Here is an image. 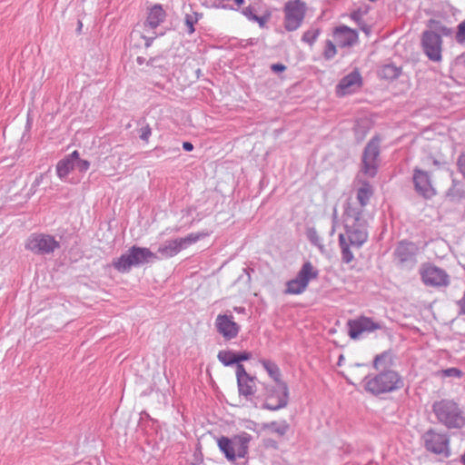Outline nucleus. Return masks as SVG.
<instances>
[{
	"mask_svg": "<svg viewBox=\"0 0 465 465\" xmlns=\"http://www.w3.org/2000/svg\"><path fill=\"white\" fill-rule=\"evenodd\" d=\"M263 368L266 370L270 377L277 383L279 392L268 395L265 402L266 408L270 410H277L287 404L288 393L287 386L282 382V374L279 367L272 361L268 360L260 361Z\"/></svg>",
	"mask_w": 465,
	"mask_h": 465,
	"instance_id": "4",
	"label": "nucleus"
},
{
	"mask_svg": "<svg viewBox=\"0 0 465 465\" xmlns=\"http://www.w3.org/2000/svg\"><path fill=\"white\" fill-rule=\"evenodd\" d=\"M457 168H458V171L465 178V153H460L457 159Z\"/></svg>",
	"mask_w": 465,
	"mask_h": 465,
	"instance_id": "35",
	"label": "nucleus"
},
{
	"mask_svg": "<svg viewBox=\"0 0 465 465\" xmlns=\"http://www.w3.org/2000/svg\"><path fill=\"white\" fill-rule=\"evenodd\" d=\"M236 377L240 393L248 396L255 391V381L246 372L242 364L236 366Z\"/></svg>",
	"mask_w": 465,
	"mask_h": 465,
	"instance_id": "20",
	"label": "nucleus"
},
{
	"mask_svg": "<svg viewBox=\"0 0 465 465\" xmlns=\"http://www.w3.org/2000/svg\"><path fill=\"white\" fill-rule=\"evenodd\" d=\"M373 194V188L367 181H362L357 190V200L361 209L347 203L343 213V227L345 232L339 235L341 261L350 263L354 255L351 249H360L368 240L367 222L362 217V208L366 206Z\"/></svg>",
	"mask_w": 465,
	"mask_h": 465,
	"instance_id": "1",
	"label": "nucleus"
},
{
	"mask_svg": "<svg viewBox=\"0 0 465 465\" xmlns=\"http://www.w3.org/2000/svg\"><path fill=\"white\" fill-rule=\"evenodd\" d=\"M412 182L415 192L425 199H430L437 192L432 183L430 173L415 167L412 173Z\"/></svg>",
	"mask_w": 465,
	"mask_h": 465,
	"instance_id": "10",
	"label": "nucleus"
},
{
	"mask_svg": "<svg viewBox=\"0 0 465 465\" xmlns=\"http://www.w3.org/2000/svg\"><path fill=\"white\" fill-rule=\"evenodd\" d=\"M199 20V15L197 13L188 14L185 16V25L188 27V33L193 34L194 32V24Z\"/></svg>",
	"mask_w": 465,
	"mask_h": 465,
	"instance_id": "32",
	"label": "nucleus"
},
{
	"mask_svg": "<svg viewBox=\"0 0 465 465\" xmlns=\"http://www.w3.org/2000/svg\"><path fill=\"white\" fill-rule=\"evenodd\" d=\"M458 304H459V307L460 309V312L463 314H465V292H464L462 298L459 301Z\"/></svg>",
	"mask_w": 465,
	"mask_h": 465,
	"instance_id": "39",
	"label": "nucleus"
},
{
	"mask_svg": "<svg viewBox=\"0 0 465 465\" xmlns=\"http://www.w3.org/2000/svg\"><path fill=\"white\" fill-rule=\"evenodd\" d=\"M74 166H76L80 172H85L89 169L90 163L78 157V160H75Z\"/></svg>",
	"mask_w": 465,
	"mask_h": 465,
	"instance_id": "36",
	"label": "nucleus"
},
{
	"mask_svg": "<svg viewBox=\"0 0 465 465\" xmlns=\"http://www.w3.org/2000/svg\"><path fill=\"white\" fill-rule=\"evenodd\" d=\"M253 18H254L255 20H257V21L260 23V25H262V19H261V18H259V17H258V16H256V15H254V16H253Z\"/></svg>",
	"mask_w": 465,
	"mask_h": 465,
	"instance_id": "45",
	"label": "nucleus"
},
{
	"mask_svg": "<svg viewBox=\"0 0 465 465\" xmlns=\"http://www.w3.org/2000/svg\"><path fill=\"white\" fill-rule=\"evenodd\" d=\"M218 360L225 366L234 363L241 364V361H248L252 358V353L246 351L234 352L230 350H223L218 352Z\"/></svg>",
	"mask_w": 465,
	"mask_h": 465,
	"instance_id": "21",
	"label": "nucleus"
},
{
	"mask_svg": "<svg viewBox=\"0 0 465 465\" xmlns=\"http://www.w3.org/2000/svg\"><path fill=\"white\" fill-rule=\"evenodd\" d=\"M79 153L74 151L71 154L65 158L60 160L56 165L57 175L60 178H64L74 169L75 160H78Z\"/></svg>",
	"mask_w": 465,
	"mask_h": 465,
	"instance_id": "22",
	"label": "nucleus"
},
{
	"mask_svg": "<svg viewBox=\"0 0 465 465\" xmlns=\"http://www.w3.org/2000/svg\"><path fill=\"white\" fill-rule=\"evenodd\" d=\"M432 411L438 421L448 429H461L465 425V416L458 403L443 399L435 401Z\"/></svg>",
	"mask_w": 465,
	"mask_h": 465,
	"instance_id": "3",
	"label": "nucleus"
},
{
	"mask_svg": "<svg viewBox=\"0 0 465 465\" xmlns=\"http://www.w3.org/2000/svg\"><path fill=\"white\" fill-rule=\"evenodd\" d=\"M441 375L443 377L461 378L463 372L458 368H448L441 371Z\"/></svg>",
	"mask_w": 465,
	"mask_h": 465,
	"instance_id": "33",
	"label": "nucleus"
},
{
	"mask_svg": "<svg viewBox=\"0 0 465 465\" xmlns=\"http://www.w3.org/2000/svg\"><path fill=\"white\" fill-rule=\"evenodd\" d=\"M271 68L275 73H282L287 69V67L282 64H273Z\"/></svg>",
	"mask_w": 465,
	"mask_h": 465,
	"instance_id": "38",
	"label": "nucleus"
},
{
	"mask_svg": "<svg viewBox=\"0 0 465 465\" xmlns=\"http://www.w3.org/2000/svg\"><path fill=\"white\" fill-rule=\"evenodd\" d=\"M394 356L391 351H385L377 354L373 360L376 374H369L363 379L364 390L374 396L401 390L404 381L400 373L392 369Z\"/></svg>",
	"mask_w": 465,
	"mask_h": 465,
	"instance_id": "2",
	"label": "nucleus"
},
{
	"mask_svg": "<svg viewBox=\"0 0 465 465\" xmlns=\"http://www.w3.org/2000/svg\"><path fill=\"white\" fill-rule=\"evenodd\" d=\"M217 331L225 339L232 340L240 331V325L234 322L232 315L219 314L215 320Z\"/></svg>",
	"mask_w": 465,
	"mask_h": 465,
	"instance_id": "16",
	"label": "nucleus"
},
{
	"mask_svg": "<svg viewBox=\"0 0 465 465\" xmlns=\"http://www.w3.org/2000/svg\"><path fill=\"white\" fill-rule=\"evenodd\" d=\"M456 40L459 43L465 42V20L458 25V32L456 35Z\"/></svg>",
	"mask_w": 465,
	"mask_h": 465,
	"instance_id": "34",
	"label": "nucleus"
},
{
	"mask_svg": "<svg viewBox=\"0 0 465 465\" xmlns=\"http://www.w3.org/2000/svg\"><path fill=\"white\" fill-rule=\"evenodd\" d=\"M306 235L312 244L318 247L321 251H323L324 245L322 244V240L314 228H308Z\"/></svg>",
	"mask_w": 465,
	"mask_h": 465,
	"instance_id": "28",
	"label": "nucleus"
},
{
	"mask_svg": "<svg viewBox=\"0 0 465 465\" xmlns=\"http://www.w3.org/2000/svg\"><path fill=\"white\" fill-rule=\"evenodd\" d=\"M285 13H286V17L289 18V16L291 15V3L285 4Z\"/></svg>",
	"mask_w": 465,
	"mask_h": 465,
	"instance_id": "41",
	"label": "nucleus"
},
{
	"mask_svg": "<svg viewBox=\"0 0 465 465\" xmlns=\"http://www.w3.org/2000/svg\"><path fill=\"white\" fill-rule=\"evenodd\" d=\"M154 257V253L149 249L133 246L128 252L114 260L113 265L118 272H127L133 266H138Z\"/></svg>",
	"mask_w": 465,
	"mask_h": 465,
	"instance_id": "6",
	"label": "nucleus"
},
{
	"mask_svg": "<svg viewBox=\"0 0 465 465\" xmlns=\"http://www.w3.org/2000/svg\"><path fill=\"white\" fill-rule=\"evenodd\" d=\"M446 197L450 202H460L465 197V190L460 181L452 179L451 186L448 189Z\"/></svg>",
	"mask_w": 465,
	"mask_h": 465,
	"instance_id": "25",
	"label": "nucleus"
},
{
	"mask_svg": "<svg viewBox=\"0 0 465 465\" xmlns=\"http://www.w3.org/2000/svg\"><path fill=\"white\" fill-rule=\"evenodd\" d=\"M59 247V242L53 236L32 234L26 241L25 248L35 253H49Z\"/></svg>",
	"mask_w": 465,
	"mask_h": 465,
	"instance_id": "15",
	"label": "nucleus"
},
{
	"mask_svg": "<svg viewBox=\"0 0 465 465\" xmlns=\"http://www.w3.org/2000/svg\"><path fill=\"white\" fill-rule=\"evenodd\" d=\"M350 16H351V20H353L361 27V29L362 31H364V32L368 31L367 25L364 23V21L362 19L363 13L361 12V9H357V10L353 11Z\"/></svg>",
	"mask_w": 465,
	"mask_h": 465,
	"instance_id": "30",
	"label": "nucleus"
},
{
	"mask_svg": "<svg viewBox=\"0 0 465 465\" xmlns=\"http://www.w3.org/2000/svg\"><path fill=\"white\" fill-rule=\"evenodd\" d=\"M429 26L430 28H433L435 33L439 34L440 36L445 35L449 36L451 35L452 31L451 29L448 28L444 25H442L440 21L430 19L429 21Z\"/></svg>",
	"mask_w": 465,
	"mask_h": 465,
	"instance_id": "27",
	"label": "nucleus"
},
{
	"mask_svg": "<svg viewBox=\"0 0 465 465\" xmlns=\"http://www.w3.org/2000/svg\"><path fill=\"white\" fill-rule=\"evenodd\" d=\"M235 4L240 6L244 3V0H234Z\"/></svg>",
	"mask_w": 465,
	"mask_h": 465,
	"instance_id": "42",
	"label": "nucleus"
},
{
	"mask_svg": "<svg viewBox=\"0 0 465 465\" xmlns=\"http://www.w3.org/2000/svg\"><path fill=\"white\" fill-rule=\"evenodd\" d=\"M401 68L397 67L394 64H385L382 66L381 74V76L385 79L393 80L399 77L401 74Z\"/></svg>",
	"mask_w": 465,
	"mask_h": 465,
	"instance_id": "26",
	"label": "nucleus"
},
{
	"mask_svg": "<svg viewBox=\"0 0 465 465\" xmlns=\"http://www.w3.org/2000/svg\"><path fill=\"white\" fill-rule=\"evenodd\" d=\"M164 18H165V12L163 9L162 5H155L150 8L144 25H145V26L154 29L162 22H163Z\"/></svg>",
	"mask_w": 465,
	"mask_h": 465,
	"instance_id": "23",
	"label": "nucleus"
},
{
	"mask_svg": "<svg viewBox=\"0 0 465 465\" xmlns=\"http://www.w3.org/2000/svg\"><path fill=\"white\" fill-rule=\"evenodd\" d=\"M291 292V282H287V289H286V292Z\"/></svg>",
	"mask_w": 465,
	"mask_h": 465,
	"instance_id": "44",
	"label": "nucleus"
},
{
	"mask_svg": "<svg viewBox=\"0 0 465 465\" xmlns=\"http://www.w3.org/2000/svg\"><path fill=\"white\" fill-rule=\"evenodd\" d=\"M250 440L251 437L247 433L231 439L223 436L218 440V446L229 460H234L246 455Z\"/></svg>",
	"mask_w": 465,
	"mask_h": 465,
	"instance_id": "5",
	"label": "nucleus"
},
{
	"mask_svg": "<svg viewBox=\"0 0 465 465\" xmlns=\"http://www.w3.org/2000/svg\"><path fill=\"white\" fill-rule=\"evenodd\" d=\"M337 54L336 46L331 40H326L325 47L323 51V56L325 59L330 60L333 58Z\"/></svg>",
	"mask_w": 465,
	"mask_h": 465,
	"instance_id": "31",
	"label": "nucleus"
},
{
	"mask_svg": "<svg viewBox=\"0 0 465 465\" xmlns=\"http://www.w3.org/2000/svg\"><path fill=\"white\" fill-rule=\"evenodd\" d=\"M197 239V237L190 235L185 238H179L173 241H169L161 247H159L158 252L164 258L173 257L176 255L181 250L186 248L193 242H195Z\"/></svg>",
	"mask_w": 465,
	"mask_h": 465,
	"instance_id": "19",
	"label": "nucleus"
},
{
	"mask_svg": "<svg viewBox=\"0 0 465 465\" xmlns=\"http://www.w3.org/2000/svg\"><path fill=\"white\" fill-rule=\"evenodd\" d=\"M362 85V77L360 72L355 69L343 76L336 86V94L339 96L352 94Z\"/></svg>",
	"mask_w": 465,
	"mask_h": 465,
	"instance_id": "17",
	"label": "nucleus"
},
{
	"mask_svg": "<svg viewBox=\"0 0 465 465\" xmlns=\"http://www.w3.org/2000/svg\"><path fill=\"white\" fill-rule=\"evenodd\" d=\"M418 250V246L414 242L401 241L393 252L394 261L401 268L412 267L417 262Z\"/></svg>",
	"mask_w": 465,
	"mask_h": 465,
	"instance_id": "9",
	"label": "nucleus"
},
{
	"mask_svg": "<svg viewBox=\"0 0 465 465\" xmlns=\"http://www.w3.org/2000/svg\"><path fill=\"white\" fill-rule=\"evenodd\" d=\"M380 143L379 136H374L368 142L363 150L361 171L368 177H374L378 172Z\"/></svg>",
	"mask_w": 465,
	"mask_h": 465,
	"instance_id": "8",
	"label": "nucleus"
},
{
	"mask_svg": "<svg viewBox=\"0 0 465 465\" xmlns=\"http://www.w3.org/2000/svg\"><path fill=\"white\" fill-rule=\"evenodd\" d=\"M421 45L425 54L433 62L441 60L442 40L439 34L434 31H424L421 37Z\"/></svg>",
	"mask_w": 465,
	"mask_h": 465,
	"instance_id": "14",
	"label": "nucleus"
},
{
	"mask_svg": "<svg viewBox=\"0 0 465 465\" xmlns=\"http://www.w3.org/2000/svg\"><path fill=\"white\" fill-rule=\"evenodd\" d=\"M348 334L351 339L358 340L363 332H372L382 329V324L372 318L360 316L347 322Z\"/></svg>",
	"mask_w": 465,
	"mask_h": 465,
	"instance_id": "12",
	"label": "nucleus"
},
{
	"mask_svg": "<svg viewBox=\"0 0 465 465\" xmlns=\"http://www.w3.org/2000/svg\"><path fill=\"white\" fill-rule=\"evenodd\" d=\"M433 164L439 166L440 165V162L438 160L434 159L433 160Z\"/></svg>",
	"mask_w": 465,
	"mask_h": 465,
	"instance_id": "46",
	"label": "nucleus"
},
{
	"mask_svg": "<svg viewBox=\"0 0 465 465\" xmlns=\"http://www.w3.org/2000/svg\"><path fill=\"white\" fill-rule=\"evenodd\" d=\"M423 446L427 451L444 459L451 455L450 437L447 433L437 432L430 429L422 435Z\"/></svg>",
	"mask_w": 465,
	"mask_h": 465,
	"instance_id": "7",
	"label": "nucleus"
},
{
	"mask_svg": "<svg viewBox=\"0 0 465 465\" xmlns=\"http://www.w3.org/2000/svg\"><path fill=\"white\" fill-rule=\"evenodd\" d=\"M421 280L427 286H447L450 282L447 272L435 265L424 264L420 271Z\"/></svg>",
	"mask_w": 465,
	"mask_h": 465,
	"instance_id": "13",
	"label": "nucleus"
},
{
	"mask_svg": "<svg viewBox=\"0 0 465 465\" xmlns=\"http://www.w3.org/2000/svg\"><path fill=\"white\" fill-rule=\"evenodd\" d=\"M344 360V356L343 355H341L340 358H339V361H338V365H341V361Z\"/></svg>",
	"mask_w": 465,
	"mask_h": 465,
	"instance_id": "43",
	"label": "nucleus"
},
{
	"mask_svg": "<svg viewBox=\"0 0 465 465\" xmlns=\"http://www.w3.org/2000/svg\"><path fill=\"white\" fill-rule=\"evenodd\" d=\"M306 5L300 0L292 1V31L297 29L305 15Z\"/></svg>",
	"mask_w": 465,
	"mask_h": 465,
	"instance_id": "24",
	"label": "nucleus"
},
{
	"mask_svg": "<svg viewBox=\"0 0 465 465\" xmlns=\"http://www.w3.org/2000/svg\"><path fill=\"white\" fill-rule=\"evenodd\" d=\"M319 277V270L310 262H305L292 279V294H301L305 292L311 281Z\"/></svg>",
	"mask_w": 465,
	"mask_h": 465,
	"instance_id": "11",
	"label": "nucleus"
},
{
	"mask_svg": "<svg viewBox=\"0 0 465 465\" xmlns=\"http://www.w3.org/2000/svg\"><path fill=\"white\" fill-rule=\"evenodd\" d=\"M183 148L185 151L190 152V151H192L193 149V145L191 143H189V142H184L183 143Z\"/></svg>",
	"mask_w": 465,
	"mask_h": 465,
	"instance_id": "40",
	"label": "nucleus"
},
{
	"mask_svg": "<svg viewBox=\"0 0 465 465\" xmlns=\"http://www.w3.org/2000/svg\"><path fill=\"white\" fill-rule=\"evenodd\" d=\"M333 41L340 47H351L358 42V32L347 25H339L333 30Z\"/></svg>",
	"mask_w": 465,
	"mask_h": 465,
	"instance_id": "18",
	"label": "nucleus"
},
{
	"mask_svg": "<svg viewBox=\"0 0 465 465\" xmlns=\"http://www.w3.org/2000/svg\"><path fill=\"white\" fill-rule=\"evenodd\" d=\"M152 134V130L149 125H146L141 129L140 137L142 140L147 142Z\"/></svg>",
	"mask_w": 465,
	"mask_h": 465,
	"instance_id": "37",
	"label": "nucleus"
},
{
	"mask_svg": "<svg viewBox=\"0 0 465 465\" xmlns=\"http://www.w3.org/2000/svg\"><path fill=\"white\" fill-rule=\"evenodd\" d=\"M319 35H320L319 28H312V29L306 31L302 35V41L312 46L317 40Z\"/></svg>",
	"mask_w": 465,
	"mask_h": 465,
	"instance_id": "29",
	"label": "nucleus"
}]
</instances>
